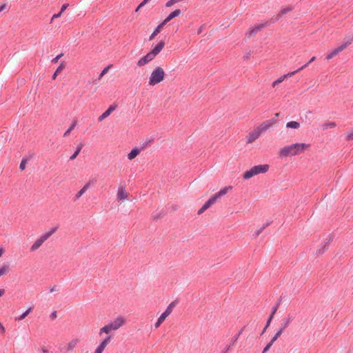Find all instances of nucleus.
I'll list each match as a JSON object with an SVG mask.
<instances>
[{
	"label": "nucleus",
	"mask_w": 353,
	"mask_h": 353,
	"mask_svg": "<svg viewBox=\"0 0 353 353\" xmlns=\"http://www.w3.org/2000/svg\"><path fill=\"white\" fill-rule=\"evenodd\" d=\"M310 148V143H295L281 148L279 151V156L281 158H286L299 155Z\"/></svg>",
	"instance_id": "f257e3e1"
},
{
	"label": "nucleus",
	"mask_w": 353,
	"mask_h": 353,
	"mask_svg": "<svg viewBox=\"0 0 353 353\" xmlns=\"http://www.w3.org/2000/svg\"><path fill=\"white\" fill-rule=\"evenodd\" d=\"M165 77V72L161 66L155 67L151 72L148 78V85H156L162 82Z\"/></svg>",
	"instance_id": "f03ea898"
},
{
	"label": "nucleus",
	"mask_w": 353,
	"mask_h": 353,
	"mask_svg": "<svg viewBox=\"0 0 353 353\" xmlns=\"http://www.w3.org/2000/svg\"><path fill=\"white\" fill-rule=\"evenodd\" d=\"M270 166L268 164L254 165L250 170L245 171L243 173V177L244 179H249L257 174L267 172Z\"/></svg>",
	"instance_id": "7ed1b4c3"
},
{
	"label": "nucleus",
	"mask_w": 353,
	"mask_h": 353,
	"mask_svg": "<svg viewBox=\"0 0 353 353\" xmlns=\"http://www.w3.org/2000/svg\"><path fill=\"white\" fill-rule=\"evenodd\" d=\"M57 228H52L48 232L43 233L42 235H41L31 245L30 247V251L34 252L37 250H38L41 245L48 239H49L55 232L57 231Z\"/></svg>",
	"instance_id": "20e7f679"
},
{
	"label": "nucleus",
	"mask_w": 353,
	"mask_h": 353,
	"mask_svg": "<svg viewBox=\"0 0 353 353\" xmlns=\"http://www.w3.org/2000/svg\"><path fill=\"white\" fill-rule=\"evenodd\" d=\"M108 324L112 331H116L126 324V319L123 316H118Z\"/></svg>",
	"instance_id": "39448f33"
},
{
	"label": "nucleus",
	"mask_w": 353,
	"mask_h": 353,
	"mask_svg": "<svg viewBox=\"0 0 353 353\" xmlns=\"http://www.w3.org/2000/svg\"><path fill=\"white\" fill-rule=\"evenodd\" d=\"M80 343L79 338H74L70 340L64 347L60 349L62 353H68L73 351Z\"/></svg>",
	"instance_id": "423d86ee"
},
{
	"label": "nucleus",
	"mask_w": 353,
	"mask_h": 353,
	"mask_svg": "<svg viewBox=\"0 0 353 353\" xmlns=\"http://www.w3.org/2000/svg\"><path fill=\"white\" fill-rule=\"evenodd\" d=\"M112 336H106L105 339L100 343V344L98 345V347L95 349L94 353H102L103 350L105 349L107 345L110 343L112 341Z\"/></svg>",
	"instance_id": "0eeeda50"
},
{
	"label": "nucleus",
	"mask_w": 353,
	"mask_h": 353,
	"mask_svg": "<svg viewBox=\"0 0 353 353\" xmlns=\"http://www.w3.org/2000/svg\"><path fill=\"white\" fill-rule=\"evenodd\" d=\"M261 135V133L256 128L252 131H251L248 134V135L246 137V143L248 144H250V143H253L254 141L258 139Z\"/></svg>",
	"instance_id": "6e6552de"
},
{
	"label": "nucleus",
	"mask_w": 353,
	"mask_h": 353,
	"mask_svg": "<svg viewBox=\"0 0 353 353\" xmlns=\"http://www.w3.org/2000/svg\"><path fill=\"white\" fill-rule=\"evenodd\" d=\"M274 124V120H268L263 123H261L256 128L260 131L262 134L267 131L268 129L272 128Z\"/></svg>",
	"instance_id": "1a4fd4ad"
},
{
	"label": "nucleus",
	"mask_w": 353,
	"mask_h": 353,
	"mask_svg": "<svg viewBox=\"0 0 353 353\" xmlns=\"http://www.w3.org/2000/svg\"><path fill=\"white\" fill-rule=\"evenodd\" d=\"M154 58L151 55L150 52H148L146 55L143 56L137 61V65L139 67H142L150 63Z\"/></svg>",
	"instance_id": "9d476101"
},
{
	"label": "nucleus",
	"mask_w": 353,
	"mask_h": 353,
	"mask_svg": "<svg viewBox=\"0 0 353 353\" xmlns=\"http://www.w3.org/2000/svg\"><path fill=\"white\" fill-rule=\"evenodd\" d=\"M117 198L120 201H125L128 198V193L123 187H119L117 194Z\"/></svg>",
	"instance_id": "9b49d317"
},
{
	"label": "nucleus",
	"mask_w": 353,
	"mask_h": 353,
	"mask_svg": "<svg viewBox=\"0 0 353 353\" xmlns=\"http://www.w3.org/2000/svg\"><path fill=\"white\" fill-rule=\"evenodd\" d=\"M232 190V187L225 186L223 188L221 189L218 192L212 195V196L215 199V200L217 201L221 196L225 195L229 191Z\"/></svg>",
	"instance_id": "f8f14e48"
},
{
	"label": "nucleus",
	"mask_w": 353,
	"mask_h": 353,
	"mask_svg": "<svg viewBox=\"0 0 353 353\" xmlns=\"http://www.w3.org/2000/svg\"><path fill=\"white\" fill-rule=\"evenodd\" d=\"M216 201L212 196L201 207V208L198 211V214H201L203 213L207 209H208L211 205L215 203Z\"/></svg>",
	"instance_id": "ddd939ff"
},
{
	"label": "nucleus",
	"mask_w": 353,
	"mask_h": 353,
	"mask_svg": "<svg viewBox=\"0 0 353 353\" xmlns=\"http://www.w3.org/2000/svg\"><path fill=\"white\" fill-rule=\"evenodd\" d=\"M165 46V42L161 41L150 52L151 55L155 58V57L163 50Z\"/></svg>",
	"instance_id": "4468645a"
},
{
	"label": "nucleus",
	"mask_w": 353,
	"mask_h": 353,
	"mask_svg": "<svg viewBox=\"0 0 353 353\" xmlns=\"http://www.w3.org/2000/svg\"><path fill=\"white\" fill-rule=\"evenodd\" d=\"M343 50H345L344 46H342L340 45L337 48L332 50L327 56L326 59L330 60L333 57H334L336 54H338L339 52H342Z\"/></svg>",
	"instance_id": "2eb2a0df"
},
{
	"label": "nucleus",
	"mask_w": 353,
	"mask_h": 353,
	"mask_svg": "<svg viewBox=\"0 0 353 353\" xmlns=\"http://www.w3.org/2000/svg\"><path fill=\"white\" fill-rule=\"evenodd\" d=\"M116 105H110L101 115L98 118L99 121H101L106 119L116 109Z\"/></svg>",
	"instance_id": "dca6fc26"
},
{
	"label": "nucleus",
	"mask_w": 353,
	"mask_h": 353,
	"mask_svg": "<svg viewBox=\"0 0 353 353\" xmlns=\"http://www.w3.org/2000/svg\"><path fill=\"white\" fill-rule=\"evenodd\" d=\"M264 27H265V25L259 24V25H257V26L250 28L248 31V34L249 37H252V36L255 35L257 32L261 31Z\"/></svg>",
	"instance_id": "f3484780"
},
{
	"label": "nucleus",
	"mask_w": 353,
	"mask_h": 353,
	"mask_svg": "<svg viewBox=\"0 0 353 353\" xmlns=\"http://www.w3.org/2000/svg\"><path fill=\"white\" fill-rule=\"evenodd\" d=\"M181 12L179 9H176L172 12L164 20L163 23L166 24L168 22L171 21L172 19L179 17L181 14Z\"/></svg>",
	"instance_id": "a211bd4d"
},
{
	"label": "nucleus",
	"mask_w": 353,
	"mask_h": 353,
	"mask_svg": "<svg viewBox=\"0 0 353 353\" xmlns=\"http://www.w3.org/2000/svg\"><path fill=\"white\" fill-rule=\"evenodd\" d=\"M112 332V330L110 329V327L108 325V324H105L104 326L100 328L99 332V336H101L103 334H106L107 336H111L110 334Z\"/></svg>",
	"instance_id": "6ab92c4d"
},
{
	"label": "nucleus",
	"mask_w": 353,
	"mask_h": 353,
	"mask_svg": "<svg viewBox=\"0 0 353 353\" xmlns=\"http://www.w3.org/2000/svg\"><path fill=\"white\" fill-rule=\"evenodd\" d=\"M352 42H353V34H350L346 35L345 37L341 46H344V48L345 49Z\"/></svg>",
	"instance_id": "aec40b11"
},
{
	"label": "nucleus",
	"mask_w": 353,
	"mask_h": 353,
	"mask_svg": "<svg viewBox=\"0 0 353 353\" xmlns=\"http://www.w3.org/2000/svg\"><path fill=\"white\" fill-rule=\"evenodd\" d=\"M292 320H293V316L289 315L286 319H285L283 320V322L281 323L280 329H283V330H284L285 328H287L289 326V325L291 323Z\"/></svg>",
	"instance_id": "412c9836"
},
{
	"label": "nucleus",
	"mask_w": 353,
	"mask_h": 353,
	"mask_svg": "<svg viewBox=\"0 0 353 353\" xmlns=\"http://www.w3.org/2000/svg\"><path fill=\"white\" fill-rule=\"evenodd\" d=\"M165 24L163 23V22H162L161 23H160L157 28L156 29L154 30V32L152 33V34L150 36V38L149 39L150 40H152L155 36H157L161 30V29L163 28V27L165 26Z\"/></svg>",
	"instance_id": "4be33fe9"
},
{
	"label": "nucleus",
	"mask_w": 353,
	"mask_h": 353,
	"mask_svg": "<svg viewBox=\"0 0 353 353\" xmlns=\"http://www.w3.org/2000/svg\"><path fill=\"white\" fill-rule=\"evenodd\" d=\"M140 153V150L138 148H134L131 150V152L128 154V158L129 160H132L135 157H137Z\"/></svg>",
	"instance_id": "5701e85b"
},
{
	"label": "nucleus",
	"mask_w": 353,
	"mask_h": 353,
	"mask_svg": "<svg viewBox=\"0 0 353 353\" xmlns=\"http://www.w3.org/2000/svg\"><path fill=\"white\" fill-rule=\"evenodd\" d=\"M300 126V123L295 121H289L286 123V127L288 128L299 129Z\"/></svg>",
	"instance_id": "b1692460"
},
{
	"label": "nucleus",
	"mask_w": 353,
	"mask_h": 353,
	"mask_svg": "<svg viewBox=\"0 0 353 353\" xmlns=\"http://www.w3.org/2000/svg\"><path fill=\"white\" fill-rule=\"evenodd\" d=\"M68 7V4H63V5L62 6L61 8V10H60V11H59V13H57V14H54L52 16V19H51V21H52L53 19H56V18H59V17H60L61 16V14H63V12L66 10V8H67Z\"/></svg>",
	"instance_id": "393cba45"
},
{
	"label": "nucleus",
	"mask_w": 353,
	"mask_h": 353,
	"mask_svg": "<svg viewBox=\"0 0 353 353\" xmlns=\"http://www.w3.org/2000/svg\"><path fill=\"white\" fill-rule=\"evenodd\" d=\"M336 126V123L334 121H327L323 124V129L327 130L334 128Z\"/></svg>",
	"instance_id": "a878e982"
},
{
	"label": "nucleus",
	"mask_w": 353,
	"mask_h": 353,
	"mask_svg": "<svg viewBox=\"0 0 353 353\" xmlns=\"http://www.w3.org/2000/svg\"><path fill=\"white\" fill-rule=\"evenodd\" d=\"M32 307L28 308L22 314H21L19 317L15 318L16 321H22L31 312Z\"/></svg>",
	"instance_id": "bb28decb"
},
{
	"label": "nucleus",
	"mask_w": 353,
	"mask_h": 353,
	"mask_svg": "<svg viewBox=\"0 0 353 353\" xmlns=\"http://www.w3.org/2000/svg\"><path fill=\"white\" fill-rule=\"evenodd\" d=\"M174 307H175L174 302H172L169 304V305L167 307L166 310L163 312L165 313V314H166L168 316L172 312V310Z\"/></svg>",
	"instance_id": "cd10ccee"
},
{
	"label": "nucleus",
	"mask_w": 353,
	"mask_h": 353,
	"mask_svg": "<svg viewBox=\"0 0 353 353\" xmlns=\"http://www.w3.org/2000/svg\"><path fill=\"white\" fill-rule=\"evenodd\" d=\"M9 272V265L8 264H3L0 268V276L7 274Z\"/></svg>",
	"instance_id": "c85d7f7f"
},
{
	"label": "nucleus",
	"mask_w": 353,
	"mask_h": 353,
	"mask_svg": "<svg viewBox=\"0 0 353 353\" xmlns=\"http://www.w3.org/2000/svg\"><path fill=\"white\" fill-rule=\"evenodd\" d=\"M293 10L292 6H288L286 8H283L279 13V16L281 17L285 14H287L288 12H290Z\"/></svg>",
	"instance_id": "c756f323"
},
{
	"label": "nucleus",
	"mask_w": 353,
	"mask_h": 353,
	"mask_svg": "<svg viewBox=\"0 0 353 353\" xmlns=\"http://www.w3.org/2000/svg\"><path fill=\"white\" fill-rule=\"evenodd\" d=\"M287 77H290L289 75L287 74H284L281 77H280L277 80H276L275 81H274L272 83V87H275L277 84L283 82L286 78Z\"/></svg>",
	"instance_id": "7c9ffc66"
},
{
	"label": "nucleus",
	"mask_w": 353,
	"mask_h": 353,
	"mask_svg": "<svg viewBox=\"0 0 353 353\" xmlns=\"http://www.w3.org/2000/svg\"><path fill=\"white\" fill-rule=\"evenodd\" d=\"M88 188V185H85L76 194V198L79 199Z\"/></svg>",
	"instance_id": "2f4dec72"
},
{
	"label": "nucleus",
	"mask_w": 353,
	"mask_h": 353,
	"mask_svg": "<svg viewBox=\"0 0 353 353\" xmlns=\"http://www.w3.org/2000/svg\"><path fill=\"white\" fill-rule=\"evenodd\" d=\"M283 332V329H279L271 339L270 343L273 344L277 340V339L282 334Z\"/></svg>",
	"instance_id": "473e14b6"
},
{
	"label": "nucleus",
	"mask_w": 353,
	"mask_h": 353,
	"mask_svg": "<svg viewBox=\"0 0 353 353\" xmlns=\"http://www.w3.org/2000/svg\"><path fill=\"white\" fill-rule=\"evenodd\" d=\"M276 310H277V306H275L272 308V312L270 316L269 317V319L268 320V322L266 324V327H268L270 325V322H271L272 319H273L274 314L276 312Z\"/></svg>",
	"instance_id": "72a5a7b5"
},
{
	"label": "nucleus",
	"mask_w": 353,
	"mask_h": 353,
	"mask_svg": "<svg viewBox=\"0 0 353 353\" xmlns=\"http://www.w3.org/2000/svg\"><path fill=\"white\" fill-rule=\"evenodd\" d=\"M82 148V146L81 145H79L76 150V151L74 152V153L70 157V160H74L77 158V157L79 155L81 150Z\"/></svg>",
	"instance_id": "f704fd0d"
},
{
	"label": "nucleus",
	"mask_w": 353,
	"mask_h": 353,
	"mask_svg": "<svg viewBox=\"0 0 353 353\" xmlns=\"http://www.w3.org/2000/svg\"><path fill=\"white\" fill-rule=\"evenodd\" d=\"M66 63L64 61H62L60 63L59 67L57 68L56 71L57 73H61L65 68Z\"/></svg>",
	"instance_id": "c9c22d12"
},
{
	"label": "nucleus",
	"mask_w": 353,
	"mask_h": 353,
	"mask_svg": "<svg viewBox=\"0 0 353 353\" xmlns=\"http://www.w3.org/2000/svg\"><path fill=\"white\" fill-rule=\"evenodd\" d=\"M309 64H310V63H309V62H308V63H305V65H303L301 68H299L297 70H295V71H293V72H289V73L288 74V75H289L290 77L293 76V75H294V74H295L296 72H299V71L302 70L303 68H305L307 67V66L309 65Z\"/></svg>",
	"instance_id": "e433bc0d"
},
{
	"label": "nucleus",
	"mask_w": 353,
	"mask_h": 353,
	"mask_svg": "<svg viewBox=\"0 0 353 353\" xmlns=\"http://www.w3.org/2000/svg\"><path fill=\"white\" fill-rule=\"evenodd\" d=\"M75 125H76V122H74V123L71 125V126H70V128H68V129L65 132V133L63 134V137H68V136L70 134V132L74 129V128L75 127Z\"/></svg>",
	"instance_id": "4c0bfd02"
},
{
	"label": "nucleus",
	"mask_w": 353,
	"mask_h": 353,
	"mask_svg": "<svg viewBox=\"0 0 353 353\" xmlns=\"http://www.w3.org/2000/svg\"><path fill=\"white\" fill-rule=\"evenodd\" d=\"M346 139L347 141L353 140V128L347 133Z\"/></svg>",
	"instance_id": "58836bf2"
},
{
	"label": "nucleus",
	"mask_w": 353,
	"mask_h": 353,
	"mask_svg": "<svg viewBox=\"0 0 353 353\" xmlns=\"http://www.w3.org/2000/svg\"><path fill=\"white\" fill-rule=\"evenodd\" d=\"M63 56V53L58 54L56 57L52 59V63H57L59 60Z\"/></svg>",
	"instance_id": "ea45409f"
},
{
	"label": "nucleus",
	"mask_w": 353,
	"mask_h": 353,
	"mask_svg": "<svg viewBox=\"0 0 353 353\" xmlns=\"http://www.w3.org/2000/svg\"><path fill=\"white\" fill-rule=\"evenodd\" d=\"M26 159H22L21 163H20V165H19V168L21 170H25L26 168Z\"/></svg>",
	"instance_id": "a19ab883"
},
{
	"label": "nucleus",
	"mask_w": 353,
	"mask_h": 353,
	"mask_svg": "<svg viewBox=\"0 0 353 353\" xmlns=\"http://www.w3.org/2000/svg\"><path fill=\"white\" fill-rule=\"evenodd\" d=\"M176 3V1L175 0H170L168 1L166 4H165V6L169 8V7H171L174 4Z\"/></svg>",
	"instance_id": "79ce46f5"
},
{
	"label": "nucleus",
	"mask_w": 353,
	"mask_h": 353,
	"mask_svg": "<svg viewBox=\"0 0 353 353\" xmlns=\"http://www.w3.org/2000/svg\"><path fill=\"white\" fill-rule=\"evenodd\" d=\"M272 345V343H269L263 349V353H265L267 352L270 348L271 347V346Z\"/></svg>",
	"instance_id": "37998d69"
},
{
	"label": "nucleus",
	"mask_w": 353,
	"mask_h": 353,
	"mask_svg": "<svg viewBox=\"0 0 353 353\" xmlns=\"http://www.w3.org/2000/svg\"><path fill=\"white\" fill-rule=\"evenodd\" d=\"M168 317V316L166 314H165L164 312H163L161 314V315L158 318L160 321H161L162 322H163L165 319Z\"/></svg>",
	"instance_id": "c03bdc74"
},
{
	"label": "nucleus",
	"mask_w": 353,
	"mask_h": 353,
	"mask_svg": "<svg viewBox=\"0 0 353 353\" xmlns=\"http://www.w3.org/2000/svg\"><path fill=\"white\" fill-rule=\"evenodd\" d=\"M57 317V312H56V311L52 312L50 314V318L52 320L55 319Z\"/></svg>",
	"instance_id": "a18cd8bd"
},
{
	"label": "nucleus",
	"mask_w": 353,
	"mask_h": 353,
	"mask_svg": "<svg viewBox=\"0 0 353 353\" xmlns=\"http://www.w3.org/2000/svg\"><path fill=\"white\" fill-rule=\"evenodd\" d=\"M163 323L161 321H160L159 319H157V322L154 324L155 328H158L160 327V325Z\"/></svg>",
	"instance_id": "49530a36"
},
{
	"label": "nucleus",
	"mask_w": 353,
	"mask_h": 353,
	"mask_svg": "<svg viewBox=\"0 0 353 353\" xmlns=\"http://www.w3.org/2000/svg\"><path fill=\"white\" fill-rule=\"evenodd\" d=\"M149 0H144L137 8L136 11L140 10V8L144 6Z\"/></svg>",
	"instance_id": "de8ad7c7"
},
{
	"label": "nucleus",
	"mask_w": 353,
	"mask_h": 353,
	"mask_svg": "<svg viewBox=\"0 0 353 353\" xmlns=\"http://www.w3.org/2000/svg\"><path fill=\"white\" fill-rule=\"evenodd\" d=\"M108 70V67L105 68L100 74V77H102Z\"/></svg>",
	"instance_id": "09e8293b"
},
{
	"label": "nucleus",
	"mask_w": 353,
	"mask_h": 353,
	"mask_svg": "<svg viewBox=\"0 0 353 353\" xmlns=\"http://www.w3.org/2000/svg\"><path fill=\"white\" fill-rule=\"evenodd\" d=\"M58 74H59V73H57V71L55 70V72H54V74H52V79L53 80H55L58 76Z\"/></svg>",
	"instance_id": "8fccbe9b"
},
{
	"label": "nucleus",
	"mask_w": 353,
	"mask_h": 353,
	"mask_svg": "<svg viewBox=\"0 0 353 353\" xmlns=\"http://www.w3.org/2000/svg\"><path fill=\"white\" fill-rule=\"evenodd\" d=\"M6 7V4H3V5H1L0 6V12H2Z\"/></svg>",
	"instance_id": "3c124183"
},
{
	"label": "nucleus",
	"mask_w": 353,
	"mask_h": 353,
	"mask_svg": "<svg viewBox=\"0 0 353 353\" xmlns=\"http://www.w3.org/2000/svg\"><path fill=\"white\" fill-rule=\"evenodd\" d=\"M0 330L3 333L5 332V328L2 325V324L0 323Z\"/></svg>",
	"instance_id": "603ef678"
},
{
	"label": "nucleus",
	"mask_w": 353,
	"mask_h": 353,
	"mask_svg": "<svg viewBox=\"0 0 353 353\" xmlns=\"http://www.w3.org/2000/svg\"><path fill=\"white\" fill-rule=\"evenodd\" d=\"M5 250L3 248H0V257L2 256V254L4 253Z\"/></svg>",
	"instance_id": "864d4df0"
},
{
	"label": "nucleus",
	"mask_w": 353,
	"mask_h": 353,
	"mask_svg": "<svg viewBox=\"0 0 353 353\" xmlns=\"http://www.w3.org/2000/svg\"><path fill=\"white\" fill-rule=\"evenodd\" d=\"M5 293V290L3 289H0V296H1L2 295H3Z\"/></svg>",
	"instance_id": "5fc2aeb1"
},
{
	"label": "nucleus",
	"mask_w": 353,
	"mask_h": 353,
	"mask_svg": "<svg viewBox=\"0 0 353 353\" xmlns=\"http://www.w3.org/2000/svg\"><path fill=\"white\" fill-rule=\"evenodd\" d=\"M316 57H312L310 60L309 61V63H312L314 60H315Z\"/></svg>",
	"instance_id": "6e6d98bb"
},
{
	"label": "nucleus",
	"mask_w": 353,
	"mask_h": 353,
	"mask_svg": "<svg viewBox=\"0 0 353 353\" xmlns=\"http://www.w3.org/2000/svg\"><path fill=\"white\" fill-rule=\"evenodd\" d=\"M261 230H258V232H257V235H259V234L261 232Z\"/></svg>",
	"instance_id": "4d7b16f0"
},
{
	"label": "nucleus",
	"mask_w": 353,
	"mask_h": 353,
	"mask_svg": "<svg viewBox=\"0 0 353 353\" xmlns=\"http://www.w3.org/2000/svg\"><path fill=\"white\" fill-rule=\"evenodd\" d=\"M47 352H48L47 350H43V353H47Z\"/></svg>",
	"instance_id": "13d9d810"
},
{
	"label": "nucleus",
	"mask_w": 353,
	"mask_h": 353,
	"mask_svg": "<svg viewBox=\"0 0 353 353\" xmlns=\"http://www.w3.org/2000/svg\"><path fill=\"white\" fill-rule=\"evenodd\" d=\"M266 328H267V327H265V329H263V332H264L265 331V329H266Z\"/></svg>",
	"instance_id": "bf43d9fd"
}]
</instances>
